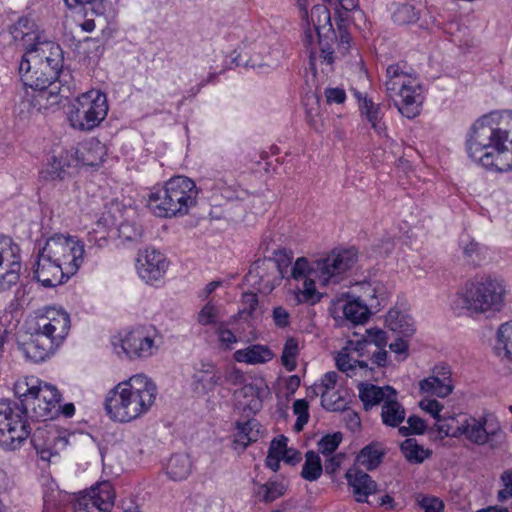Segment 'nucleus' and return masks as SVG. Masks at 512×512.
Listing matches in <instances>:
<instances>
[{
  "instance_id": "f3484780",
  "label": "nucleus",
  "mask_w": 512,
  "mask_h": 512,
  "mask_svg": "<svg viewBox=\"0 0 512 512\" xmlns=\"http://www.w3.org/2000/svg\"><path fill=\"white\" fill-rule=\"evenodd\" d=\"M31 443L42 460L50 461L68 445L64 432L52 424L39 426L31 435Z\"/></svg>"
},
{
  "instance_id": "58836bf2",
  "label": "nucleus",
  "mask_w": 512,
  "mask_h": 512,
  "mask_svg": "<svg viewBox=\"0 0 512 512\" xmlns=\"http://www.w3.org/2000/svg\"><path fill=\"white\" fill-rule=\"evenodd\" d=\"M192 471V462L187 454L172 455L166 467L167 475L175 481L186 479Z\"/></svg>"
},
{
  "instance_id": "ddd939ff",
  "label": "nucleus",
  "mask_w": 512,
  "mask_h": 512,
  "mask_svg": "<svg viewBox=\"0 0 512 512\" xmlns=\"http://www.w3.org/2000/svg\"><path fill=\"white\" fill-rule=\"evenodd\" d=\"M21 266L19 246L10 237L0 235V292L18 283Z\"/></svg>"
},
{
  "instance_id": "b1692460",
  "label": "nucleus",
  "mask_w": 512,
  "mask_h": 512,
  "mask_svg": "<svg viewBox=\"0 0 512 512\" xmlns=\"http://www.w3.org/2000/svg\"><path fill=\"white\" fill-rule=\"evenodd\" d=\"M10 35L14 44L25 51L27 55L41 40V34L36 24L28 18L19 19L11 28Z\"/></svg>"
},
{
  "instance_id": "4c0bfd02",
  "label": "nucleus",
  "mask_w": 512,
  "mask_h": 512,
  "mask_svg": "<svg viewBox=\"0 0 512 512\" xmlns=\"http://www.w3.org/2000/svg\"><path fill=\"white\" fill-rule=\"evenodd\" d=\"M33 54H38L44 61L50 62L54 69L63 68V52L61 47L51 41H39L33 50H30Z\"/></svg>"
},
{
  "instance_id": "4be33fe9",
  "label": "nucleus",
  "mask_w": 512,
  "mask_h": 512,
  "mask_svg": "<svg viewBox=\"0 0 512 512\" xmlns=\"http://www.w3.org/2000/svg\"><path fill=\"white\" fill-rule=\"evenodd\" d=\"M395 96L398 99L392 98L394 105L402 116L413 119L420 114L424 97L418 81L409 88L400 90Z\"/></svg>"
},
{
  "instance_id": "79ce46f5",
  "label": "nucleus",
  "mask_w": 512,
  "mask_h": 512,
  "mask_svg": "<svg viewBox=\"0 0 512 512\" xmlns=\"http://www.w3.org/2000/svg\"><path fill=\"white\" fill-rule=\"evenodd\" d=\"M258 423L255 420H249L244 423H237V432L234 443L245 449L251 442L257 441L259 430Z\"/></svg>"
},
{
  "instance_id": "a878e982",
  "label": "nucleus",
  "mask_w": 512,
  "mask_h": 512,
  "mask_svg": "<svg viewBox=\"0 0 512 512\" xmlns=\"http://www.w3.org/2000/svg\"><path fill=\"white\" fill-rule=\"evenodd\" d=\"M345 477L357 502H366L369 495L377 492L376 482L357 466L349 468Z\"/></svg>"
},
{
  "instance_id": "423d86ee",
  "label": "nucleus",
  "mask_w": 512,
  "mask_h": 512,
  "mask_svg": "<svg viewBox=\"0 0 512 512\" xmlns=\"http://www.w3.org/2000/svg\"><path fill=\"white\" fill-rule=\"evenodd\" d=\"M31 435L25 409L17 402L0 400V446L16 450Z\"/></svg>"
},
{
  "instance_id": "49530a36",
  "label": "nucleus",
  "mask_w": 512,
  "mask_h": 512,
  "mask_svg": "<svg viewBox=\"0 0 512 512\" xmlns=\"http://www.w3.org/2000/svg\"><path fill=\"white\" fill-rule=\"evenodd\" d=\"M323 471L320 457L314 451H308L305 454V463L302 468L301 476L307 481L317 480Z\"/></svg>"
},
{
  "instance_id": "72a5a7b5",
  "label": "nucleus",
  "mask_w": 512,
  "mask_h": 512,
  "mask_svg": "<svg viewBox=\"0 0 512 512\" xmlns=\"http://www.w3.org/2000/svg\"><path fill=\"white\" fill-rule=\"evenodd\" d=\"M36 390L38 391V397H42L45 403V408L39 407V413L42 415H56L60 408V393L55 386L38 380L35 384Z\"/></svg>"
},
{
  "instance_id": "aec40b11",
  "label": "nucleus",
  "mask_w": 512,
  "mask_h": 512,
  "mask_svg": "<svg viewBox=\"0 0 512 512\" xmlns=\"http://www.w3.org/2000/svg\"><path fill=\"white\" fill-rule=\"evenodd\" d=\"M38 383V379L34 377L19 380L14 385L15 395L21 400V407L25 409V415L28 409L32 410L33 417L38 420L46 421L54 418L55 415H42L39 413V407L45 408V403L42 397H38V391L36 390L35 384Z\"/></svg>"
},
{
  "instance_id": "052dcab7",
  "label": "nucleus",
  "mask_w": 512,
  "mask_h": 512,
  "mask_svg": "<svg viewBox=\"0 0 512 512\" xmlns=\"http://www.w3.org/2000/svg\"><path fill=\"white\" fill-rule=\"evenodd\" d=\"M311 269L312 263L310 264L306 258L300 257L295 261L291 269V276L295 280L308 278L313 276Z\"/></svg>"
},
{
  "instance_id": "c03bdc74",
  "label": "nucleus",
  "mask_w": 512,
  "mask_h": 512,
  "mask_svg": "<svg viewBox=\"0 0 512 512\" xmlns=\"http://www.w3.org/2000/svg\"><path fill=\"white\" fill-rule=\"evenodd\" d=\"M498 355L512 361V321L502 324L497 332Z\"/></svg>"
},
{
  "instance_id": "6e6552de",
  "label": "nucleus",
  "mask_w": 512,
  "mask_h": 512,
  "mask_svg": "<svg viewBox=\"0 0 512 512\" xmlns=\"http://www.w3.org/2000/svg\"><path fill=\"white\" fill-rule=\"evenodd\" d=\"M68 276L74 275L84 261V244L73 236L56 234L50 237L43 248Z\"/></svg>"
},
{
  "instance_id": "9b49d317",
  "label": "nucleus",
  "mask_w": 512,
  "mask_h": 512,
  "mask_svg": "<svg viewBox=\"0 0 512 512\" xmlns=\"http://www.w3.org/2000/svg\"><path fill=\"white\" fill-rule=\"evenodd\" d=\"M462 436L476 445L487 444L491 449L501 448L506 440V434L498 421L469 416L462 422Z\"/></svg>"
},
{
  "instance_id": "f257e3e1",
  "label": "nucleus",
  "mask_w": 512,
  "mask_h": 512,
  "mask_svg": "<svg viewBox=\"0 0 512 512\" xmlns=\"http://www.w3.org/2000/svg\"><path fill=\"white\" fill-rule=\"evenodd\" d=\"M495 113L478 119L467 139L469 156L488 169L512 170V136L508 130L494 126Z\"/></svg>"
},
{
  "instance_id": "c756f323",
  "label": "nucleus",
  "mask_w": 512,
  "mask_h": 512,
  "mask_svg": "<svg viewBox=\"0 0 512 512\" xmlns=\"http://www.w3.org/2000/svg\"><path fill=\"white\" fill-rule=\"evenodd\" d=\"M359 398L366 410L378 404L385 403L390 397L397 396V391L391 386H376L371 383H359Z\"/></svg>"
},
{
  "instance_id": "e2e57ef3",
  "label": "nucleus",
  "mask_w": 512,
  "mask_h": 512,
  "mask_svg": "<svg viewBox=\"0 0 512 512\" xmlns=\"http://www.w3.org/2000/svg\"><path fill=\"white\" fill-rule=\"evenodd\" d=\"M293 411L298 416L295 423V429L297 431H301L309 419L308 403L304 399L296 400L293 403Z\"/></svg>"
},
{
  "instance_id": "864d4df0",
  "label": "nucleus",
  "mask_w": 512,
  "mask_h": 512,
  "mask_svg": "<svg viewBox=\"0 0 512 512\" xmlns=\"http://www.w3.org/2000/svg\"><path fill=\"white\" fill-rule=\"evenodd\" d=\"M362 289L363 293L357 298L360 299L362 303H365L369 310L380 306L381 301L384 300V297L383 293H381L376 286H372L371 284L367 283L362 285Z\"/></svg>"
},
{
  "instance_id": "a18cd8bd",
  "label": "nucleus",
  "mask_w": 512,
  "mask_h": 512,
  "mask_svg": "<svg viewBox=\"0 0 512 512\" xmlns=\"http://www.w3.org/2000/svg\"><path fill=\"white\" fill-rule=\"evenodd\" d=\"M401 451L410 463H422L431 452L419 445L414 438H408L401 444Z\"/></svg>"
},
{
  "instance_id": "f704fd0d",
  "label": "nucleus",
  "mask_w": 512,
  "mask_h": 512,
  "mask_svg": "<svg viewBox=\"0 0 512 512\" xmlns=\"http://www.w3.org/2000/svg\"><path fill=\"white\" fill-rule=\"evenodd\" d=\"M71 0H65L68 6H72ZM75 5H81L85 8L86 14L90 11L96 15L99 20L105 22L113 19L116 15L115 8L110 0H72Z\"/></svg>"
},
{
  "instance_id": "6ab92c4d",
  "label": "nucleus",
  "mask_w": 512,
  "mask_h": 512,
  "mask_svg": "<svg viewBox=\"0 0 512 512\" xmlns=\"http://www.w3.org/2000/svg\"><path fill=\"white\" fill-rule=\"evenodd\" d=\"M419 389L422 393L431 396L445 398L454 389L451 367L446 363H439L434 366L432 375L421 380Z\"/></svg>"
},
{
  "instance_id": "8fccbe9b",
  "label": "nucleus",
  "mask_w": 512,
  "mask_h": 512,
  "mask_svg": "<svg viewBox=\"0 0 512 512\" xmlns=\"http://www.w3.org/2000/svg\"><path fill=\"white\" fill-rule=\"evenodd\" d=\"M298 353V341L293 337L288 338L284 344L281 355L282 364L288 371L295 370Z\"/></svg>"
},
{
  "instance_id": "338daca9",
  "label": "nucleus",
  "mask_w": 512,
  "mask_h": 512,
  "mask_svg": "<svg viewBox=\"0 0 512 512\" xmlns=\"http://www.w3.org/2000/svg\"><path fill=\"white\" fill-rule=\"evenodd\" d=\"M503 488L499 490L497 499L500 502H504L509 498H512V470L503 472L501 476Z\"/></svg>"
},
{
  "instance_id": "cd10ccee",
  "label": "nucleus",
  "mask_w": 512,
  "mask_h": 512,
  "mask_svg": "<svg viewBox=\"0 0 512 512\" xmlns=\"http://www.w3.org/2000/svg\"><path fill=\"white\" fill-rule=\"evenodd\" d=\"M417 82L416 77L406 71L400 64H393L386 69L385 89L389 97L393 98L400 90L409 88Z\"/></svg>"
},
{
  "instance_id": "09e8293b",
  "label": "nucleus",
  "mask_w": 512,
  "mask_h": 512,
  "mask_svg": "<svg viewBox=\"0 0 512 512\" xmlns=\"http://www.w3.org/2000/svg\"><path fill=\"white\" fill-rule=\"evenodd\" d=\"M381 458L382 453L376 447L368 445L360 451L356 462L367 470H373L380 464Z\"/></svg>"
},
{
  "instance_id": "f03ea898",
  "label": "nucleus",
  "mask_w": 512,
  "mask_h": 512,
  "mask_svg": "<svg viewBox=\"0 0 512 512\" xmlns=\"http://www.w3.org/2000/svg\"><path fill=\"white\" fill-rule=\"evenodd\" d=\"M157 394V386L151 378L136 374L107 393L104 408L112 421L129 423L150 411Z\"/></svg>"
},
{
  "instance_id": "680f3d73",
  "label": "nucleus",
  "mask_w": 512,
  "mask_h": 512,
  "mask_svg": "<svg viewBox=\"0 0 512 512\" xmlns=\"http://www.w3.org/2000/svg\"><path fill=\"white\" fill-rule=\"evenodd\" d=\"M215 333L218 336L221 347L224 349H231V346L237 342L236 335L227 328L226 323H219L215 328Z\"/></svg>"
},
{
  "instance_id": "bf43d9fd",
  "label": "nucleus",
  "mask_w": 512,
  "mask_h": 512,
  "mask_svg": "<svg viewBox=\"0 0 512 512\" xmlns=\"http://www.w3.org/2000/svg\"><path fill=\"white\" fill-rule=\"evenodd\" d=\"M408 426H400L398 432L401 436L406 437L410 434H422L426 425L423 419L417 416H410L407 419Z\"/></svg>"
},
{
  "instance_id": "473e14b6",
  "label": "nucleus",
  "mask_w": 512,
  "mask_h": 512,
  "mask_svg": "<svg viewBox=\"0 0 512 512\" xmlns=\"http://www.w3.org/2000/svg\"><path fill=\"white\" fill-rule=\"evenodd\" d=\"M359 109L361 115L366 118L377 135L381 137L387 136V127L383 121V112L379 104H375L372 100L365 98L360 103Z\"/></svg>"
},
{
  "instance_id": "412c9836",
  "label": "nucleus",
  "mask_w": 512,
  "mask_h": 512,
  "mask_svg": "<svg viewBox=\"0 0 512 512\" xmlns=\"http://www.w3.org/2000/svg\"><path fill=\"white\" fill-rule=\"evenodd\" d=\"M33 277L44 287H54L62 284L63 279L65 277L68 279L70 276L48 254L40 249L33 264Z\"/></svg>"
},
{
  "instance_id": "7ed1b4c3",
  "label": "nucleus",
  "mask_w": 512,
  "mask_h": 512,
  "mask_svg": "<svg viewBox=\"0 0 512 512\" xmlns=\"http://www.w3.org/2000/svg\"><path fill=\"white\" fill-rule=\"evenodd\" d=\"M387 337L382 330H369L363 340L353 342L343 348L335 358L337 368L348 377L360 376L378 380L381 369L388 364V353L384 349Z\"/></svg>"
},
{
  "instance_id": "5701e85b",
  "label": "nucleus",
  "mask_w": 512,
  "mask_h": 512,
  "mask_svg": "<svg viewBox=\"0 0 512 512\" xmlns=\"http://www.w3.org/2000/svg\"><path fill=\"white\" fill-rule=\"evenodd\" d=\"M223 383L222 371L213 363H201L195 368L192 375V385L196 392L208 394L212 392L216 386Z\"/></svg>"
},
{
  "instance_id": "603ef678",
  "label": "nucleus",
  "mask_w": 512,
  "mask_h": 512,
  "mask_svg": "<svg viewBox=\"0 0 512 512\" xmlns=\"http://www.w3.org/2000/svg\"><path fill=\"white\" fill-rule=\"evenodd\" d=\"M321 394L322 406L330 411L345 409L346 401L336 389L323 390Z\"/></svg>"
},
{
  "instance_id": "0eeeda50",
  "label": "nucleus",
  "mask_w": 512,
  "mask_h": 512,
  "mask_svg": "<svg viewBox=\"0 0 512 512\" xmlns=\"http://www.w3.org/2000/svg\"><path fill=\"white\" fill-rule=\"evenodd\" d=\"M108 102L104 93L90 90L77 97L68 118L72 127L89 131L97 127L107 116Z\"/></svg>"
},
{
  "instance_id": "dca6fc26",
  "label": "nucleus",
  "mask_w": 512,
  "mask_h": 512,
  "mask_svg": "<svg viewBox=\"0 0 512 512\" xmlns=\"http://www.w3.org/2000/svg\"><path fill=\"white\" fill-rule=\"evenodd\" d=\"M115 492L110 482L103 481L81 493L73 503V512H110Z\"/></svg>"
},
{
  "instance_id": "ea45409f",
  "label": "nucleus",
  "mask_w": 512,
  "mask_h": 512,
  "mask_svg": "<svg viewBox=\"0 0 512 512\" xmlns=\"http://www.w3.org/2000/svg\"><path fill=\"white\" fill-rule=\"evenodd\" d=\"M344 320L351 324H363L366 322L370 315L369 308L360 299L353 298L341 306Z\"/></svg>"
},
{
  "instance_id": "4d7b16f0",
  "label": "nucleus",
  "mask_w": 512,
  "mask_h": 512,
  "mask_svg": "<svg viewBox=\"0 0 512 512\" xmlns=\"http://www.w3.org/2000/svg\"><path fill=\"white\" fill-rule=\"evenodd\" d=\"M119 233L126 241L138 242L142 239L143 229L135 222L126 221L120 224Z\"/></svg>"
},
{
  "instance_id": "0e129e2a",
  "label": "nucleus",
  "mask_w": 512,
  "mask_h": 512,
  "mask_svg": "<svg viewBox=\"0 0 512 512\" xmlns=\"http://www.w3.org/2000/svg\"><path fill=\"white\" fill-rule=\"evenodd\" d=\"M419 406L422 410L429 413L436 420V424H439L441 421H443L442 418L444 417V414H441L443 405L439 401L426 398L420 401Z\"/></svg>"
},
{
  "instance_id": "e433bc0d",
  "label": "nucleus",
  "mask_w": 512,
  "mask_h": 512,
  "mask_svg": "<svg viewBox=\"0 0 512 512\" xmlns=\"http://www.w3.org/2000/svg\"><path fill=\"white\" fill-rule=\"evenodd\" d=\"M302 20L306 22L307 26L312 24L313 30L317 34L320 43L322 32L327 31L333 33L332 24L330 22V12L323 5L313 6L310 14L308 13V21L306 19Z\"/></svg>"
},
{
  "instance_id": "6e6d98bb",
  "label": "nucleus",
  "mask_w": 512,
  "mask_h": 512,
  "mask_svg": "<svg viewBox=\"0 0 512 512\" xmlns=\"http://www.w3.org/2000/svg\"><path fill=\"white\" fill-rule=\"evenodd\" d=\"M393 21L399 25H405L417 20L415 8L410 4L399 5L392 14Z\"/></svg>"
},
{
  "instance_id": "774afa93",
  "label": "nucleus",
  "mask_w": 512,
  "mask_h": 512,
  "mask_svg": "<svg viewBox=\"0 0 512 512\" xmlns=\"http://www.w3.org/2000/svg\"><path fill=\"white\" fill-rule=\"evenodd\" d=\"M420 507L424 512H442L444 508L443 502L434 496H424L419 501Z\"/></svg>"
},
{
  "instance_id": "a211bd4d",
  "label": "nucleus",
  "mask_w": 512,
  "mask_h": 512,
  "mask_svg": "<svg viewBox=\"0 0 512 512\" xmlns=\"http://www.w3.org/2000/svg\"><path fill=\"white\" fill-rule=\"evenodd\" d=\"M167 268L168 262L165 255L155 248H146L138 253L136 258L137 273L147 283L162 278Z\"/></svg>"
},
{
  "instance_id": "f8f14e48",
  "label": "nucleus",
  "mask_w": 512,
  "mask_h": 512,
  "mask_svg": "<svg viewBox=\"0 0 512 512\" xmlns=\"http://www.w3.org/2000/svg\"><path fill=\"white\" fill-rule=\"evenodd\" d=\"M112 343L119 356L125 355L129 359L147 358L157 351L153 337L143 327H137L115 337Z\"/></svg>"
},
{
  "instance_id": "5fc2aeb1",
  "label": "nucleus",
  "mask_w": 512,
  "mask_h": 512,
  "mask_svg": "<svg viewBox=\"0 0 512 512\" xmlns=\"http://www.w3.org/2000/svg\"><path fill=\"white\" fill-rule=\"evenodd\" d=\"M219 318H220L219 308L216 305H214L212 302H208L199 311L197 320L200 325H204V326L214 325L217 327L218 324L221 323L219 321Z\"/></svg>"
},
{
  "instance_id": "c85d7f7f",
  "label": "nucleus",
  "mask_w": 512,
  "mask_h": 512,
  "mask_svg": "<svg viewBox=\"0 0 512 512\" xmlns=\"http://www.w3.org/2000/svg\"><path fill=\"white\" fill-rule=\"evenodd\" d=\"M71 159H73L72 150H63L53 155L40 171V179L45 182L63 180L67 175V168L73 166Z\"/></svg>"
},
{
  "instance_id": "de8ad7c7",
  "label": "nucleus",
  "mask_w": 512,
  "mask_h": 512,
  "mask_svg": "<svg viewBox=\"0 0 512 512\" xmlns=\"http://www.w3.org/2000/svg\"><path fill=\"white\" fill-rule=\"evenodd\" d=\"M286 486L282 482L270 481L260 485L257 489V496L260 501L270 503L283 496Z\"/></svg>"
},
{
  "instance_id": "39448f33",
  "label": "nucleus",
  "mask_w": 512,
  "mask_h": 512,
  "mask_svg": "<svg viewBox=\"0 0 512 512\" xmlns=\"http://www.w3.org/2000/svg\"><path fill=\"white\" fill-rule=\"evenodd\" d=\"M505 295L503 280L485 276L466 285L463 304L472 313L496 312L503 307Z\"/></svg>"
},
{
  "instance_id": "2f4dec72",
  "label": "nucleus",
  "mask_w": 512,
  "mask_h": 512,
  "mask_svg": "<svg viewBox=\"0 0 512 512\" xmlns=\"http://www.w3.org/2000/svg\"><path fill=\"white\" fill-rule=\"evenodd\" d=\"M272 350L261 344H253L244 349H239L234 352L233 358L236 362L246 363L249 365L264 364L274 358Z\"/></svg>"
},
{
  "instance_id": "4468645a",
  "label": "nucleus",
  "mask_w": 512,
  "mask_h": 512,
  "mask_svg": "<svg viewBox=\"0 0 512 512\" xmlns=\"http://www.w3.org/2000/svg\"><path fill=\"white\" fill-rule=\"evenodd\" d=\"M70 329L69 314L55 307H45L36 316L35 332L60 345Z\"/></svg>"
},
{
  "instance_id": "1a4fd4ad",
  "label": "nucleus",
  "mask_w": 512,
  "mask_h": 512,
  "mask_svg": "<svg viewBox=\"0 0 512 512\" xmlns=\"http://www.w3.org/2000/svg\"><path fill=\"white\" fill-rule=\"evenodd\" d=\"M357 261V253L353 249L333 251L326 257L312 262V273L323 286L339 284L348 270Z\"/></svg>"
},
{
  "instance_id": "393cba45",
  "label": "nucleus",
  "mask_w": 512,
  "mask_h": 512,
  "mask_svg": "<svg viewBox=\"0 0 512 512\" xmlns=\"http://www.w3.org/2000/svg\"><path fill=\"white\" fill-rule=\"evenodd\" d=\"M58 347L59 345L47 336L35 332L28 341L19 346V349L28 360L38 363L49 358Z\"/></svg>"
},
{
  "instance_id": "69168bd1",
  "label": "nucleus",
  "mask_w": 512,
  "mask_h": 512,
  "mask_svg": "<svg viewBox=\"0 0 512 512\" xmlns=\"http://www.w3.org/2000/svg\"><path fill=\"white\" fill-rule=\"evenodd\" d=\"M486 249L474 240L463 246L464 255L473 262H479L484 258Z\"/></svg>"
},
{
  "instance_id": "13d9d810",
  "label": "nucleus",
  "mask_w": 512,
  "mask_h": 512,
  "mask_svg": "<svg viewBox=\"0 0 512 512\" xmlns=\"http://www.w3.org/2000/svg\"><path fill=\"white\" fill-rule=\"evenodd\" d=\"M342 438L340 432L325 435L318 442V451L324 456L332 454L340 445Z\"/></svg>"
},
{
  "instance_id": "c9c22d12",
  "label": "nucleus",
  "mask_w": 512,
  "mask_h": 512,
  "mask_svg": "<svg viewBox=\"0 0 512 512\" xmlns=\"http://www.w3.org/2000/svg\"><path fill=\"white\" fill-rule=\"evenodd\" d=\"M405 417L406 411L403 405L397 401V396L390 397L382 404L381 419L384 425L399 428Z\"/></svg>"
},
{
  "instance_id": "a19ab883",
  "label": "nucleus",
  "mask_w": 512,
  "mask_h": 512,
  "mask_svg": "<svg viewBox=\"0 0 512 512\" xmlns=\"http://www.w3.org/2000/svg\"><path fill=\"white\" fill-rule=\"evenodd\" d=\"M385 323L390 330L405 337L412 335L415 331L411 317L398 310H390L385 317Z\"/></svg>"
},
{
  "instance_id": "9d476101",
  "label": "nucleus",
  "mask_w": 512,
  "mask_h": 512,
  "mask_svg": "<svg viewBox=\"0 0 512 512\" xmlns=\"http://www.w3.org/2000/svg\"><path fill=\"white\" fill-rule=\"evenodd\" d=\"M62 69H54L50 62L44 61L32 52L23 55L19 64V76L24 86L45 88L55 82Z\"/></svg>"
},
{
  "instance_id": "3c124183",
  "label": "nucleus",
  "mask_w": 512,
  "mask_h": 512,
  "mask_svg": "<svg viewBox=\"0 0 512 512\" xmlns=\"http://www.w3.org/2000/svg\"><path fill=\"white\" fill-rule=\"evenodd\" d=\"M303 284L302 288H297L296 299L298 303H315L319 300L317 296V291L315 287V280H317L314 276H310L308 278L302 279Z\"/></svg>"
},
{
  "instance_id": "7c9ffc66",
  "label": "nucleus",
  "mask_w": 512,
  "mask_h": 512,
  "mask_svg": "<svg viewBox=\"0 0 512 512\" xmlns=\"http://www.w3.org/2000/svg\"><path fill=\"white\" fill-rule=\"evenodd\" d=\"M32 93L26 92V100L30 102L32 108L37 111L48 109L54 105H58L61 100L60 89L52 82L50 86L45 88H31Z\"/></svg>"
},
{
  "instance_id": "bb28decb",
  "label": "nucleus",
  "mask_w": 512,
  "mask_h": 512,
  "mask_svg": "<svg viewBox=\"0 0 512 512\" xmlns=\"http://www.w3.org/2000/svg\"><path fill=\"white\" fill-rule=\"evenodd\" d=\"M73 166L78 164L86 166L100 165L107 154L106 146L97 139H90L81 144L75 151H72Z\"/></svg>"
},
{
  "instance_id": "20e7f679",
  "label": "nucleus",
  "mask_w": 512,
  "mask_h": 512,
  "mask_svg": "<svg viewBox=\"0 0 512 512\" xmlns=\"http://www.w3.org/2000/svg\"><path fill=\"white\" fill-rule=\"evenodd\" d=\"M197 196L196 185L190 178L175 176L149 195L148 207L158 217L183 216L196 204Z\"/></svg>"
},
{
  "instance_id": "2eb2a0df",
  "label": "nucleus",
  "mask_w": 512,
  "mask_h": 512,
  "mask_svg": "<svg viewBox=\"0 0 512 512\" xmlns=\"http://www.w3.org/2000/svg\"><path fill=\"white\" fill-rule=\"evenodd\" d=\"M279 263L272 258L256 260L245 276L246 283L260 293L269 294L282 279Z\"/></svg>"
},
{
  "instance_id": "37998d69",
  "label": "nucleus",
  "mask_w": 512,
  "mask_h": 512,
  "mask_svg": "<svg viewBox=\"0 0 512 512\" xmlns=\"http://www.w3.org/2000/svg\"><path fill=\"white\" fill-rule=\"evenodd\" d=\"M439 424H436V429L439 434L449 437H460L462 436V422L467 419L466 414H458L455 416H446L442 418Z\"/></svg>"
}]
</instances>
